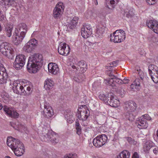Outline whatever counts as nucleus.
I'll return each mask as SVG.
<instances>
[{"label": "nucleus", "mask_w": 158, "mask_h": 158, "mask_svg": "<svg viewBox=\"0 0 158 158\" xmlns=\"http://www.w3.org/2000/svg\"><path fill=\"white\" fill-rule=\"evenodd\" d=\"M7 145L14 152L17 156H22L24 152V147L23 143L18 139L12 137H8L6 142Z\"/></svg>", "instance_id": "f257e3e1"}, {"label": "nucleus", "mask_w": 158, "mask_h": 158, "mask_svg": "<svg viewBox=\"0 0 158 158\" xmlns=\"http://www.w3.org/2000/svg\"><path fill=\"white\" fill-rule=\"evenodd\" d=\"M42 56L39 54H35L30 56L28 59L27 69L31 73H35L38 71V63H42Z\"/></svg>", "instance_id": "f03ea898"}, {"label": "nucleus", "mask_w": 158, "mask_h": 158, "mask_svg": "<svg viewBox=\"0 0 158 158\" xmlns=\"http://www.w3.org/2000/svg\"><path fill=\"white\" fill-rule=\"evenodd\" d=\"M13 90L15 93L24 96L29 95L32 91V85H22L20 83H14L13 84Z\"/></svg>", "instance_id": "7ed1b4c3"}, {"label": "nucleus", "mask_w": 158, "mask_h": 158, "mask_svg": "<svg viewBox=\"0 0 158 158\" xmlns=\"http://www.w3.org/2000/svg\"><path fill=\"white\" fill-rule=\"evenodd\" d=\"M124 110L126 112L124 115L127 118H134L138 113L136 103L133 101L125 102L123 105Z\"/></svg>", "instance_id": "20e7f679"}, {"label": "nucleus", "mask_w": 158, "mask_h": 158, "mask_svg": "<svg viewBox=\"0 0 158 158\" xmlns=\"http://www.w3.org/2000/svg\"><path fill=\"white\" fill-rule=\"evenodd\" d=\"M110 40L115 43H120L126 38L125 33L123 30H117L110 34Z\"/></svg>", "instance_id": "39448f33"}, {"label": "nucleus", "mask_w": 158, "mask_h": 158, "mask_svg": "<svg viewBox=\"0 0 158 158\" xmlns=\"http://www.w3.org/2000/svg\"><path fill=\"white\" fill-rule=\"evenodd\" d=\"M59 136L55 133L52 132H49L46 134H42L41 139L45 142L50 141L54 144L59 142Z\"/></svg>", "instance_id": "423d86ee"}, {"label": "nucleus", "mask_w": 158, "mask_h": 158, "mask_svg": "<svg viewBox=\"0 0 158 158\" xmlns=\"http://www.w3.org/2000/svg\"><path fill=\"white\" fill-rule=\"evenodd\" d=\"M108 139V137L106 135H99L93 139V143L95 146L99 148L104 145Z\"/></svg>", "instance_id": "0eeeda50"}, {"label": "nucleus", "mask_w": 158, "mask_h": 158, "mask_svg": "<svg viewBox=\"0 0 158 158\" xmlns=\"http://www.w3.org/2000/svg\"><path fill=\"white\" fill-rule=\"evenodd\" d=\"M25 56L23 55H17L14 63V67L17 70L21 69L25 64Z\"/></svg>", "instance_id": "6e6552de"}, {"label": "nucleus", "mask_w": 158, "mask_h": 158, "mask_svg": "<svg viewBox=\"0 0 158 158\" xmlns=\"http://www.w3.org/2000/svg\"><path fill=\"white\" fill-rule=\"evenodd\" d=\"M150 117L148 114H146L140 117L139 120L136 123L137 127L140 129H146L148 127L146 120L150 119Z\"/></svg>", "instance_id": "1a4fd4ad"}, {"label": "nucleus", "mask_w": 158, "mask_h": 158, "mask_svg": "<svg viewBox=\"0 0 158 158\" xmlns=\"http://www.w3.org/2000/svg\"><path fill=\"white\" fill-rule=\"evenodd\" d=\"M64 6L63 2H60L57 3L53 11V16L55 18H60L64 11Z\"/></svg>", "instance_id": "9d476101"}, {"label": "nucleus", "mask_w": 158, "mask_h": 158, "mask_svg": "<svg viewBox=\"0 0 158 158\" xmlns=\"http://www.w3.org/2000/svg\"><path fill=\"white\" fill-rule=\"evenodd\" d=\"M92 29L91 26L89 24H85L81 28V33L82 37L87 38L92 34Z\"/></svg>", "instance_id": "9b49d317"}, {"label": "nucleus", "mask_w": 158, "mask_h": 158, "mask_svg": "<svg viewBox=\"0 0 158 158\" xmlns=\"http://www.w3.org/2000/svg\"><path fill=\"white\" fill-rule=\"evenodd\" d=\"M58 51L60 55L66 56L70 52L69 46L65 43H61L58 48Z\"/></svg>", "instance_id": "f8f14e48"}, {"label": "nucleus", "mask_w": 158, "mask_h": 158, "mask_svg": "<svg viewBox=\"0 0 158 158\" xmlns=\"http://www.w3.org/2000/svg\"><path fill=\"white\" fill-rule=\"evenodd\" d=\"M16 31L15 30V32L13 34L12 41L15 45H17L21 43L25 36L23 35L24 32L19 34V32H16Z\"/></svg>", "instance_id": "ddd939ff"}, {"label": "nucleus", "mask_w": 158, "mask_h": 158, "mask_svg": "<svg viewBox=\"0 0 158 158\" xmlns=\"http://www.w3.org/2000/svg\"><path fill=\"white\" fill-rule=\"evenodd\" d=\"M3 110L10 117L14 118H17L19 114L14 110V108L6 106H3Z\"/></svg>", "instance_id": "4468645a"}, {"label": "nucleus", "mask_w": 158, "mask_h": 158, "mask_svg": "<svg viewBox=\"0 0 158 158\" xmlns=\"http://www.w3.org/2000/svg\"><path fill=\"white\" fill-rule=\"evenodd\" d=\"M148 27L158 34V22L155 20H151L147 22Z\"/></svg>", "instance_id": "2eb2a0df"}, {"label": "nucleus", "mask_w": 158, "mask_h": 158, "mask_svg": "<svg viewBox=\"0 0 158 158\" xmlns=\"http://www.w3.org/2000/svg\"><path fill=\"white\" fill-rule=\"evenodd\" d=\"M53 111L52 107L49 106L44 104L43 112L44 116L47 118L51 117L53 114Z\"/></svg>", "instance_id": "dca6fc26"}, {"label": "nucleus", "mask_w": 158, "mask_h": 158, "mask_svg": "<svg viewBox=\"0 0 158 158\" xmlns=\"http://www.w3.org/2000/svg\"><path fill=\"white\" fill-rule=\"evenodd\" d=\"M89 115V112L88 110L85 109L81 110L77 114V116L80 120L85 121Z\"/></svg>", "instance_id": "f3484780"}, {"label": "nucleus", "mask_w": 158, "mask_h": 158, "mask_svg": "<svg viewBox=\"0 0 158 158\" xmlns=\"http://www.w3.org/2000/svg\"><path fill=\"white\" fill-rule=\"evenodd\" d=\"M49 72L51 73L56 74L59 72V68L58 65L55 63H51L48 65Z\"/></svg>", "instance_id": "a211bd4d"}, {"label": "nucleus", "mask_w": 158, "mask_h": 158, "mask_svg": "<svg viewBox=\"0 0 158 158\" xmlns=\"http://www.w3.org/2000/svg\"><path fill=\"white\" fill-rule=\"evenodd\" d=\"M114 98V95H110V97H108L109 99L107 102L110 106L116 107L119 105V102Z\"/></svg>", "instance_id": "6ab92c4d"}, {"label": "nucleus", "mask_w": 158, "mask_h": 158, "mask_svg": "<svg viewBox=\"0 0 158 158\" xmlns=\"http://www.w3.org/2000/svg\"><path fill=\"white\" fill-rule=\"evenodd\" d=\"M17 0H0V4L2 5L15 6L17 5Z\"/></svg>", "instance_id": "aec40b11"}, {"label": "nucleus", "mask_w": 158, "mask_h": 158, "mask_svg": "<svg viewBox=\"0 0 158 158\" xmlns=\"http://www.w3.org/2000/svg\"><path fill=\"white\" fill-rule=\"evenodd\" d=\"M78 20V18L74 17L72 19L68 21L67 26L70 28L73 29L75 28L77 25Z\"/></svg>", "instance_id": "412c9836"}, {"label": "nucleus", "mask_w": 158, "mask_h": 158, "mask_svg": "<svg viewBox=\"0 0 158 158\" xmlns=\"http://www.w3.org/2000/svg\"><path fill=\"white\" fill-rule=\"evenodd\" d=\"M107 29L104 26H102L98 29L96 33V36L99 38H102L104 33Z\"/></svg>", "instance_id": "4be33fe9"}, {"label": "nucleus", "mask_w": 158, "mask_h": 158, "mask_svg": "<svg viewBox=\"0 0 158 158\" xmlns=\"http://www.w3.org/2000/svg\"><path fill=\"white\" fill-rule=\"evenodd\" d=\"M54 85L53 81L50 79H47L44 83V88L47 90L52 89Z\"/></svg>", "instance_id": "5701e85b"}, {"label": "nucleus", "mask_w": 158, "mask_h": 158, "mask_svg": "<svg viewBox=\"0 0 158 158\" xmlns=\"http://www.w3.org/2000/svg\"><path fill=\"white\" fill-rule=\"evenodd\" d=\"M16 30H17L18 32H20L21 34L24 32L23 35L25 36L27 31V26L24 23H21L19 24L17 28L16 29Z\"/></svg>", "instance_id": "b1692460"}, {"label": "nucleus", "mask_w": 158, "mask_h": 158, "mask_svg": "<svg viewBox=\"0 0 158 158\" xmlns=\"http://www.w3.org/2000/svg\"><path fill=\"white\" fill-rule=\"evenodd\" d=\"M2 53L9 59L12 60L14 58V51L13 49L11 48H10V50L9 49L6 51Z\"/></svg>", "instance_id": "393cba45"}, {"label": "nucleus", "mask_w": 158, "mask_h": 158, "mask_svg": "<svg viewBox=\"0 0 158 158\" xmlns=\"http://www.w3.org/2000/svg\"><path fill=\"white\" fill-rule=\"evenodd\" d=\"M10 48L11 47L10 45L6 42L3 43L0 45V51L2 53L8 50H10Z\"/></svg>", "instance_id": "a878e982"}, {"label": "nucleus", "mask_w": 158, "mask_h": 158, "mask_svg": "<svg viewBox=\"0 0 158 158\" xmlns=\"http://www.w3.org/2000/svg\"><path fill=\"white\" fill-rule=\"evenodd\" d=\"M153 146V143L151 141H148L145 143L143 145V151L145 152H148L150 149Z\"/></svg>", "instance_id": "bb28decb"}, {"label": "nucleus", "mask_w": 158, "mask_h": 158, "mask_svg": "<svg viewBox=\"0 0 158 158\" xmlns=\"http://www.w3.org/2000/svg\"><path fill=\"white\" fill-rule=\"evenodd\" d=\"M77 65L80 67V69L82 73H84L87 69V65L85 62L82 60L79 61L77 63Z\"/></svg>", "instance_id": "cd10ccee"}, {"label": "nucleus", "mask_w": 158, "mask_h": 158, "mask_svg": "<svg viewBox=\"0 0 158 158\" xmlns=\"http://www.w3.org/2000/svg\"><path fill=\"white\" fill-rule=\"evenodd\" d=\"M130 153L127 150H125L120 153L117 156V158H130Z\"/></svg>", "instance_id": "c85d7f7f"}, {"label": "nucleus", "mask_w": 158, "mask_h": 158, "mask_svg": "<svg viewBox=\"0 0 158 158\" xmlns=\"http://www.w3.org/2000/svg\"><path fill=\"white\" fill-rule=\"evenodd\" d=\"M140 80L139 78H137L136 79L133 83L131 84V87L133 89L135 87V88L138 90L139 89V87L140 86Z\"/></svg>", "instance_id": "c756f323"}, {"label": "nucleus", "mask_w": 158, "mask_h": 158, "mask_svg": "<svg viewBox=\"0 0 158 158\" xmlns=\"http://www.w3.org/2000/svg\"><path fill=\"white\" fill-rule=\"evenodd\" d=\"M13 26L11 25H7L5 28V31L7 36L10 37L12 35Z\"/></svg>", "instance_id": "7c9ffc66"}, {"label": "nucleus", "mask_w": 158, "mask_h": 158, "mask_svg": "<svg viewBox=\"0 0 158 158\" xmlns=\"http://www.w3.org/2000/svg\"><path fill=\"white\" fill-rule=\"evenodd\" d=\"M133 10L132 8H127L124 10V15L128 18L131 17L134 15Z\"/></svg>", "instance_id": "2f4dec72"}, {"label": "nucleus", "mask_w": 158, "mask_h": 158, "mask_svg": "<svg viewBox=\"0 0 158 158\" xmlns=\"http://www.w3.org/2000/svg\"><path fill=\"white\" fill-rule=\"evenodd\" d=\"M148 71L149 74H153V73L158 71V68L156 65L151 64L149 65Z\"/></svg>", "instance_id": "473e14b6"}, {"label": "nucleus", "mask_w": 158, "mask_h": 158, "mask_svg": "<svg viewBox=\"0 0 158 158\" xmlns=\"http://www.w3.org/2000/svg\"><path fill=\"white\" fill-rule=\"evenodd\" d=\"M110 78L105 80L104 82L107 85L112 87L115 85L114 76H111Z\"/></svg>", "instance_id": "72a5a7b5"}, {"label": "nucleus", "mask_w": 158, "mask_h": 158, "mask_svg": "<svg viewBox=\"0 0 158 158\" xmlns=\"http://www.w3.org/2000/svg\"><path fill=\"white\" fill-rule=\"evenodd\" d=\"M75 128L76 130L77 134L79 135L81 133L82 129L77 119L75 122Z\"/></svg>", "instance_id": "f704fd0d"}, {"label": "nucleus", "mask_w": 158, "mask_h": 158, "mask_svg": "<svg viewBox=\"0 0 158 158\" xmlns=\"http://www.w3.org/2000/svg\"><path fill=\"white\" fill-rule=\"evenodd\" d=\"M23 49L25 51L30 52L34 49V48L27 43L24 47Z\"/></svg>", "instance_id": "c9c22d12"}, {"label": "nucleus", "mask_w": 158, "mask_h": 158, "mask_svg": "<svg viewBox=\"0 0 158 158\" xmlns=\"http://www.w3.org/2000/svg\"><path fill=\"white\" fill-rule=\"evenodd\" d=\"M151 78L155 83H158V71L156 72L153 73V74H150Z\"/></svg>", "instance_id": "e433bc0d"}, {"label": "nucleus", "mask_w": 158, "mask_h": 158, "mask_svg": "<svg viewBox=\"0 0 158 158\" xmlns=\"http://www.w3.org/2000/svg\"><path fill=\"white\" fill-rule=\"evenodd\" d=\"M119 0H106V5L107 7L109 8H110L109 7V6L107 5V3L110 4L113 7L114 6L119 2Z\"/></svg>", "instance_id": "4c0bfd02"}, {"label": "nucleus", "mask_w": 158, "mask_h": 158, "mask_svg": "<svg viewBox=\"0 0 158 158\" xmlns=\"http://www.w3.org/2000/svg\"><path fill=\"white\" fill-rule=\"evenodd\" d=\"M118 64V61H114L111 63L107 64L106 66V69L109 70L111 69V68L113 66H116Z\"/></svg>", "instance_id": "58836bf2"}, {"label": "nucleus", "mask_w": 158, "mask_h": 158, "mask_svg": "<svg viewBox=\"0 0 158 158\" xmlns=\"http://www.w3.org/2000/svg\"><path fill=\"white\" fill-rule=\"evenodd\" d=\"M10 100L9 95L7 94L4 95L2 97L3 102L6 104L9 103Z\"/></svg>", "instance_id": "ea45409f"}, {"label": "nucleus", "mask_w": 158, "mask_h": 158, "mask_svg": "<svg viewBox=\"0 0 158 158\" xmlns=\"http://www.w3.org/2000/svg\"><path fill=\"white\" fill-rule=\"evenodd\" d=\"M27 43L35 48L37 44V41L35 39H33L29 40Z\"/></svg>", "instance_id": "a19ab883"}, {"label": "nucleus", "mask_w": 158, "mask_h": 158, "mask_svg": "<svg viewBox=\"0 0 158 158\" xmlns=\"http://www.w3.org/2000/svg\"><path fill=\"white\" fill-rule=\"evenodd\" d=\"M150 42L154 44V45H158V38L155 36H152L150 40Z\"/></svg>", "instance_id": "79ce46f5"}, {"label": "nucleus", "mask_w": 158, "mask_h": 158, "mask_svg": "<svg viewBox=\"0 0 158 158\" xmlns=\"http://www.w3.org/2000/svg\"><path fill=\"white\" fill-rule=\"evenodd\" d=\"M65 117L66 118L67 120L70 119L72 120L71 123H72L73 121V113L71 112L67 113V114H65Z\"/></svg>", "instance_id": "37998d69"}, {"label": "nucleus", "mask_w": 158, "mask_h": 158, "mask_svg": "<svg viewBox=\"0 0 158 158\" xmlns=\"http://www.w3.org/2000/svg\"><path fill=\"white\" fill-rule=\"evenodd\" d=\"M117 92L121 95H123L125 93V90L121 87H118L117 90Z\"/></svg>", "instance_id": "c03bdc74"}, {"label": "nucleus", "mask_w": 158, "mask_h": 158, "mask_svg": "<svg viewBox=\"0 0 158 158\" xmlns=\"http://www.w3.org/2000/svg\"><path fill=\"white\" fill-rule=\"evenodd\" d=\"M18 128L19 131L22 132L24 131H25L27 130L26 127L22 124H20V125L19 126Z\"/></svg>", "instance_id": "a18cd8bd"}, {"label": "nucleus", "mask_w": 158, "mask_h": 158, "mask_svg": "<svg viewBox=\"0 0 158 158\" xmlns=\"http://www.w3.org/2000/svg\"><path fill=\"white\" fill-rule=\"evenodd\" d=\"M0 21L2 23H5L6 21V18L2 14V11L0 10Z\"/></svg>", "instance_id": "49530a36"}, {"label": "nucleus", "mask_w": 158, "mask_h": 158, "mask_svg": "<svg viewBox=\"0 0 158 158\" xmlns=\"http://www.w3.org/2000/svg\"><path fill=\"white\" fill-rule=\"evenodd\" d=\"M114 82L115 83L116 82L119 84H123V82L122 80L121 79L118 78L117 77L114 76Z\"/></svg>", "instance_id": "de8ad7c7"}, {"label": "nucleus", "mask_w": 158, "mask_h": 158, "mask_svg": "<svg viewBox=\"0 0 158 158\" xmlns=\"http://www.w3.org/2000/svg\"><path fill=\"white\" fill-rule=\"evenodd\" d=\"M99 98L100 99L106 102L108 101V99H109L108 97H106L104 94L100 95L99 96Z\"/></svg>", "instance_id": "09e8293b"}, {"label": "nucleus", "mask_w": 158, "mask_h": 158, "mask_svg": "<svg viewBox=\"0 0 158 158\" xmlns=\"http://www.w3.org/2000/svg\"><path fill=\"white\" fill-rule=\"evenodd\" d=\"M139 77L140 78L142 81L144 80V74L142 71H140L139 73Z\"/></svg>", "instance_id": "8fccbe9b"}, {"label": "nucleus", "mask_w": 158, "mask_h": 158, "mask_svg": "<svg viewBox=\"0 0 158 158\" xmlns=\"http://www.w3.org/2000/svg\"><path fill=\"white\" fill-rule=\"evenodd\" d=\"M153 152L156 155L158 154V147H153Z\"/></svg>", "instance_id": "3c124183"}, {"label": "nucleus", "mask_w": 158, "mask_h": 158, "mask_svg": "<svg viewBox=\"0 0 158 158\" xmlns=\"http://www.w3.org/2000/svg\"><path fill=\"white\" fill-rule=\"evenodd\" d=\"M73 79L75 81L77 82H80L82 81V79H81V77L80 76H79L78 77H75Z\"/></svg>", "instance_id": "603ef678"}, {"label": "nucleus", "mask_w": 158, "mask_h": 158, "mask_svg": "<svg viewBox=\"0 0 158 158\" xmlns=\"http://www.w3.org/2000/svg\"><path fill=\"white\" fill-rule=\"evenodd\" d=\"M70 158H77V156L76 154L71 153L68 154Z\"/></svg>", "instance_id": "864d4df0"}, {"label": "nucleus", "mask_w": 158, "mask_h": 158, "mask_svg": "<svg viewBox=\"0 0 158 158\" xmlns=\"http://www.w3.org/2000/svg\"><path fill=\"white\" fill-rule=\"evenodd\" d=\"M122 81L123 82V84H127L129 82L130 80L127 79L126 78H125Z\"/></svg>", "instance_id": "5fc2aeb1"}, {"label": "nucleus", "mask_w": 158, "mask_h": 158, "mask_svg": "<svg viewBox=\"0 0 158 158\" xmlns=\"http://www.w3.org/2000/svg\"><path fill=\"white\" fill-rule=\"evenodd\" d=\"M132 158H139V156L137 152H135L132 156Z\"/></svg>", "instance_id": "6e6d98bb"}, {"label": "nucleus", "mask_w": 158, "mask_h": 158, "mask_svg": "<svg viewBox=\"0 0 158 158\" xmlns=\"http://www.w3.org/2000/svg\"><path fill=\"white\" fill-rule=\"evenodd\" d=\"M156 0H146L147 2L150 5L153 4L154 3H152V2H154Z\"/></svg>", "instance_id": "4d7b16f0"}, {"label": "nucleus", "mask_w": 158, "mask_h": 158, "mask_svg": "<svg viewBox=\"0 0 158 158\" xmlns=\"http://www.w3.org/2000/svg\"><path fill=\"white\" fill-rule=\"evenodd\" d=\"M127 140L131 144V142H132V141L133 140V139L131 137H129L127 138Z\"/></svg>", "instance_id": "13d9d810"}, {"label": "nucleus", "mask_w": 158, "mask_h": 158, "mask_svg": "<svg viewBox=\"0 0 158 158\" xmlns=\"http://www.w3.org/2000/svg\"><path fill=\"white\" fill-rule=\"evenodd\" d=\"M137 143V142L134 140L133 139L131 144H133L134 145H136Z\"/></svg>", "instance_id": "bf43d9fd"}, {"label": "nucleus", "mask_w": 158, "mask_h": 158, "mask_svg": "<svg viewBox=\"0 0 158 158\" xmlns=\"http://www.w3.org/2000/svg\"><path fill=\"white\" fill-rule=\"evenodd\" d=\"M94 1V4L95 5H97L98 4V2L97 0H93Z\"/></svg>", "instance_id": "052dcab7"}, {"label": "nucleus", "mask_w": 158, "mask_h": 158, "mask_svg": "<svg viewBox=\"0 0 158 158\" xmlns=\"http://www.w3.org/2000/svg\"><path fill=\"white\" fill-rule=\"evenodd\" d=\"M64 158H70L69 156V155L68 154L66 155H65L64 156Z\"/></svg>", "instance_id": "680f3d73"}, {"label": "nucleus", "mask_w": 158, "mask_h": 158, "mask_svg": "<svg viewBox=\"0 0 158 158\" xmlns=\"http://www.w3.org/2000/svg\"><path fill=\"white\" fill-rule=\"evenodd\" d=\"M72 68L73 69H76V70H78V69L74 65H73L72 66Z\"/></svg>", "instance_id": "e2e57ef3"}, {"label": "nucleus", "mask_w": 158, "mask_h": 158, "mask_svg": "<svg viewBox=\"0 0 158 158\" xmlns=\"http://www.w3.org/2000/svg\"><path fill=\"white\" fill-rule=\"evenodd\" d=\"M3 108L2 106V104L1 103H0V110H1Z\"/></svg>", "instance_id": "0e129e2a"}, {"label": "nucleus", "mask_w": 158, "mask_h": 158, "mask_svg": "<svg viewBox=\"0 0 158 158\" xmlns=\"http://www.w3.org/2000/svg\"><path fill=\"white\" fill-rule=\"evenodd\" d=\"M156 135H157V139L158 140V129L157 131L156 132Z\"/></svg>", "instance_id": "69168bd1"}, {"label": "nucleus", "mask_w": 158, "mask_h": 158, "mask_svg": "<svg viewBox=\"0 0 158 158\" xmlns=\"http://www.w3.org/2000/svg\"><path fill=\"white\" fill-rule=\"evenodd\" d=\"M5 158H11L9 156H6Z\"/></svg>", "instance_id": "338daca9"}, {"label": "nucleus", "mask_w": 158, "mask_h": 158, "mask_svg": "<svg viewBox=\"0 0 158 158\" xmlns=\"http://www.w3.org/2000/svg\"><path fill=\"white\" fill-rule=\"evenodd\" d=\"M2 30V27L1 25L0 24V31Z\"/></svg>", "instance_id": "774afa93"}]
</instances>
